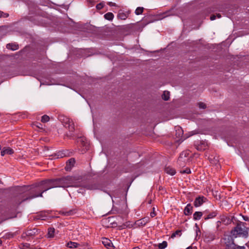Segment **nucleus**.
I'll use <instances>...</instances> for the list:
<instances>
[{
  "mask_svg": "<svg viewBox=\"0 0 249 249\" xmlns=\"http://www.w3.org/2000/svg\"><path fill=\"white\" fill-rule=\"evenodd\" d=\"M2 244V241L1 240V239H0V245H1Z\"/></svg>",
  "mask_w": 249,
  "mask_h": 249,
  "instance_id": "obj_47",
  "label": "nucleus"
},
{
  "mask_svg": "<svg viewBox=\"0 0 249 249\" xmlns=\"http://www.w3.org/2000/svg\"><path fill=\"white\" fill-rule=\"evenodd\" d=\"M162 98L165 101H168L170 98V92L164 91L162 95Z\"/></svg>",
  "mask_w": 249,
  "mask_h": 249,
  "instance_id": "obj_22",
  "label": "nucleus"
},
{
  "mask_svg": "<svg viewBox=\"0 0 249 249\" xmlns=\"http://www.w3.org/2000/svg\"><path fill=\"white\" fill-rule=\"evenodd\" d=\"M207 198L204 196H199L196 197L194 201V206L196 207H199L204 203Z\"/></svg>",
  "mask_w": 249,
  "mask_h": 249,
  "instance_id": "obj_5",
  "label": "nucleus"
},
{
  "mask_svg": "<svg viewBox=\"0 0 249 249\" xmlns=\"http://www.w3.org/2000/svg\"><path fill=\"white\" fill-rule=\"evenodd\" d=\"M187 155H188V152L187 151L181 153L178 158V161L183 160V158L186 157Z\"/></svg>",
  "mask_w": 249,
  "mask_h": 249,
  "instance_id": "obj_24",
  "label": "nucleus"
},
{
  "mask_svg": "<svg viewBox=\"0 0 249 249\" xmlns=\"http://www.w3.org/2000/svg\"><path fill=\"white\" fill-rule=\"evenodd\" d=\"M104 6V3L101 2L100 3H98L96 5V8L98 10H101L102 9Z\"/></svg>",
  "mask_w": 249,
  "mask_h": 249,
  "instance_id": "obj_29",
  "label": "nucleus"
},
{
  "mask_svg": "<svg viewBox=\"0 0 249 249\" xmlns=\"http://www.w3.org/2000/svg\"><path fill=\"white\" fill-rule=\"evenodd\" d=\"M56 187H68L72 186L73 178L68 176L62 178L54 180Z\"/></svg>",
  "mask_w": 249,
  "mask_h": 249,
  "instance_id": "obj_4",
  "label": "nucleus"
},
{
  "mask_svg": "<svg viewBox=\"0 0 249 249\" xmlns=\"http://www.w3.org/2000/svg\"><path fill=\"white\" fill-rule=\"evenodd\" d=\"M198 106L200 108L202 109H204L206 107V104L202 102H200L198 103Z\"/></svg>",
  "mask_w": 249,
  "mask_h": 249,
  "instance_id": "obj_30",
  "label": "nucleus"
},
{
  "mask_svg": "<svg viewBox=\"0 0 249 249\" xmlns=\"http://www.w3.org/2000/svg\"><path fill=\"white\" fill-rule=\"evenodd\" d=\"M193 212V207L191 204L189 203L187 205L184 210V213L185 215H189L192 214Z\"/></svg>",
  "mask_w": 249,
  "mask_h": 249,
  "instance_id": "obj_10",
  "label": "nucleus"
},
{
  "mask_svg": "<svg viewBox=\"0 0 249 249\" xmlns=\"http://www.w3.org/2000/svg\"><path fill=\"white\" fill-rule=\"evenodd\" d=\"M50 120V117L47 115H44L41 117V121L42 123H47Z\"/></svg>",
  "mask_w": 249,
  "mask_h": 249,
  "instance_id": "obj_26",
  "label": "nucleus"
},
{
  "mask_svg": "<svg viewBox=\"0 0 249 249\" xmlns=\"http://www.w3.org/2000/svg\"><path fill=\"white\" fill-rule=\"evenodd\" d=\"M180 173L182 174H184V173L189 174L191 173V170L190 169H186L185 170L181 171Z\"/></svg>",
  "mask_w": 249,
  "mask_h": 249,
  "instance_id": "obj_33",
  "label": "nucleus"
},
{
  "mask_svg": "<svg viewBox=\"0 0 249 249\" xmlns=\"http://www.w3.org/2000/svg\"><path fill=\"white\" fill-rule=\"evenodd\" d=\"M74 136V135L73 134H71L69 136L71 138V137H73Z\"/></svg>",
  "mask_w": 249,
  "mask_h": 249,
  "instance_id": "obj_45",
  "label": "nucleus"
},
{
  "mask_svg": "<svg viewBox=\"0 0 249 249\" xmlns=\"http://www.w3.org/2000/svg\"><path fill=\"white\" fill-rule=\"evenodd\" d=\"M217 214V212L216 211H213L210 213L208 215L204 217V219L205 220H207L209 219H212L215 217Z\"/></svg>",
  "mask_w": 249,
  "mask_h": 249,
  "instance_id": "obj_13",
  "label": "nucleus"
},
{
  "mask_svg": "<svg viewBox=\"0 0 249 249\" xmlns=\"http://www.w3.org/2000/svg\"><path fill=\"white\" fill-rule=\"evenodd\" d=\"M202 213L201 212H196L193 214V219L195 220H199L202 216Z\"/></svg>",
  "mask_w": 249,
  "mask_h": 249,
  "instance_id": "obj_15",
  "label": "nucleus"
},
{
  "mask_svg": "<svg viewBox=\"0 0 249 249\" xmlns=\"http://www.w3.org/2000/svg\"><path fill=\"white\" fill-rule=\"evenodd\" d=\"M231 234L233 238H236L237 236L247 237L248 236V229L244 222H240L231 231Z\"/></svg>",
  "mask_w": 249,
  "mask_h": 249,
  "instance_id": "obj_2",
  "label": "nucleus"
},
{
  "mask_svg": "<svg viewBox=\"0 0 249 249\" xmlns=\"http://www.w3.org/2000/svg\"><path fill=\"white\" fill-rule=\"evenodd\" d=\"M180 233H181V231H177L173 233L172 235H171V237L172 238L173 237H175L176 235H178L179 236L180 235Z\"/></svg>",
  "mask_w": 249,
  "mask_h": 249,
  "instance_id": "obj_32",
  "label": "nucleus"
},
{
  "mask_svg": "<svg viewBox=\"0 0 249 249\" xmlns=\"http://www.w3.org/2000/svg\"><path fill=\"white\" fill-rule=\"evenodd\" d=\"M186 249H192V248L191 247H189L187 248Z\"/></svg>",
  "mask_w": 249,
  "mask_h": 249,
  "instance_id": "obj_46",
  "label": "nucleus"
},
{
  "mask_svg": "<svg viewBox=\"0 0 249 249\" xmlns=\"http://www.w3.org/2000/svg\"><path fill=\"white\" fill-rule=\"evenodd\" d=\"M207 213V211H205L204 212V213Z\"/></svg>",
  "mask_w": 249,
  "mask_h": 249,
  "instance_id": "obj_48",
  "label": "nucleus"
},
{
  "mask_svg": "<svg viewBox=\"0 0 249 249\" xmlns=\"http://www.w3.org/2000/svg\"><path fill=\"white\" fill-rule=\"evenodd\" d=\"M30 249H37V248L36 247H32L30 248Z\"/></svg>",
  "mask_w": 249,
  "mask_h": 249,
  "instance_id": "obj_44",
  "label": "nucleus"
},
{
  "mask_svg": "<svg viewBox=\"0 0 249 249\" xmlns=\"http://www.w3.org/2000/svg\"><path fill=\"white\" fill-rule=\"evenodd\" d=\"M221 242L225 247V249H246L244 246L236 245L231 235L224 234L221 239Z\"/></svg>",
  "mask_w": 249,
  "mask_h": 249,
  "instance_id": "obj_3",
  "label": "nucleus"
},
{
  "mask_svg": "<svg viewBox=\"0 0 249 249\" xmlns=\"http://www.w3.org/2000/svg\"><path fill=\"white\" fill-rule=\"evenodd\" d=\"M176 131L178 132V137L181 136L183 133V131L182 128L179 126H177L176 127Z\"/></svg>",
  "mask_w": 249,
  "mask_h": 249,
  "instance_id": "obj_28",
  "label": "nucleus"
},
{
  "mask_svg": "<svg viewBox=\"0 0 249 249\" xmlns=\"http://www.w3.org/2000/svg\"><path fill=\"white\" fill-rule=\"evenodd\" d=\"M75 162V159L73 158H71L69 159L66 162V166L65 167V169L66 170H70L72 167L74 166V164Z\"/></svg>",
  "mask_w": 249,
  "mask_h": 249,
  "instance_id": "obj_8",
  "label": "nucleus"
},
{
  "mask_svg": "<svg viewBox=\"0 0 249 249\" xmlns=\"http://www.w3.org/2000/svg\"><path fill=\"white\" fill-rule=\"evenodd\" d=\"M47 237L53 238L54 237L55 230L53 228H50L48 230Z\"/></svg>",
  "mask_w": 249,
  "mask_h": 249,
  "instance_id": "obj_16",
  "label": "nucleus"
},
{
  "mask_svg": "<svg viewBox=\"0 0 249 249\" xmlns=\"http://www.w3.org/2000/svg\"><path fill=\"white\" fill-rule=\"evenodd\" d=\"M3 14H4V13L0 11V18L2 17Z\"/></svg>",
  "mask_w": 249,
  "mask_h": 249,
  "instance_id": "obj_40",
  "label": "nucleus"
},
{
  "mask_svg": "<svg viewBox=\"0 0 249 249\" xmlns=\"http://www.w3.org/2000/svg\"><path fill=\"white\" fill-rule=\"evenodd\" d=\"M36 124H36V126H37V127H38V128H40V127L39 125H41V124H40V123H37Z\"/></svg>",
  "mask_w": 249,
  "mask_h": 249,
  "instance_id": "obj_41",
  "label": "nucleus"
},
{
  "mask_svg": "<svg viewBox=\"0 0 249 249\" xmlns=\"http://www.w3.org/2000/svg\"><path fill=\"white\" fill-rule=\"evenodd\" d=\"M197 150H201L200 149H199V148H197Z\"/></svg>",
  "mask_w": 249,
  "mask_h": 249,
  "instance_id": "obj_50",
  "label": "nucleus"
},
{
  "mask_svg": "<svg viewBox=\"0 0 249 249\" xmlns=\"http://www.w3.org/2000/svg\"><path fill=\"white\" fill-rule=\"evenodd\" d=\"M62 214L66 216H70L73 215L74 213H76L75 210H71L70 211H64L62 212Z\"/></svg>",
  "mask_w": 249,
  "mask_h": 249,
  "instance_id": "obj_21",
  "label": "nucleus"
},
{
  "mask_svg": "<svg viewBox=\"0 0 249 249\" xmlns=\"http://www.w3.org/2000/svg\"><path fill=\"white\" fill-rule=\"evenodd\" d=\"M80 245L76 242H70L67 243V246L69 248H77Z\"/></svg>",
  "mask_w": 249,
  "mask_h": 249,
  "instance_id": "obj_20",
  "label": "nucleus"
},
{
  "mask_svg": "<svg viewBox=\"0 0 249 249\" xmlns=\"http://www.w3.org/2000/svg\"><path fill=\"white\" fill-rule=\"evenodd\" d=\"M102 243L107 248H109L112 246L111 241L108 239L106 238L103 239Z\"/></svg>",
  "mask_w": 249,
  "mask_h": 249,
  "instance_id": "obj_14",
  "label": "nucleus"
},
{
  "mask_svg": "<svg viewBox=\"0 0 249 249\" xmlns=\"http://www.w3.org/2000/svg\"><path fill=\"white\" fill-rule=\"evenodd\" d=\"M35 232L34 231H28V233H27V234L28 235H31V234H35Z\"/></svg>",
  "mask_w": 249,
  "mask_h": 249,
  "instance_id": "obj_37",
  "label": "nucleus"
},
{
  "mask_svg": "<svg viewBox=\"0 0 249 249\" xmlns=\"http://www.w3.org/2000/svg\"><path fill=\"white\" fill-rule=\"evenodd\" d=\"M150 215L151 217H154L156 215L155 212H154V208H153V211L150 213Z\"/></svg>",
  "mask_w": 249,
  "mask_h": 249,
  "instance_id": "obj_34",
  "label": "nucleus"
},
{
  "mask_svg": "<svg viewBox=\"0 0 249 249\" xmlns=\"http://www.w3.org/2000/svg\"><path fill=\"white\" fill-rule=\"evenodd\" d=\"M144 8L143 7H138L136 8L135 13L137 15H139L140 14H142Z\"/></svg>",
  "mask_w": 249,
  "mask_h": 249,
  "instance_id": "obj_25",
  "label": "nucleus"
},
{
  "mask_svg": "<svg viewBox=\"0 0 249 249\" xmlns=\"http://www.w3.org/2000/svg\"><path fill=\"white\" fill-rule=\"evenodd\" d=\"M108 5L110 6H116V4L115 3L112 2H108Z\"/></svg>",
  "mask_w": 249,
  "mask_h": 249,
  "instance_id": "obj_35",
  "label": "nucleus"
},
{
  "mask_svg": "<svg viewBox=\"0 0 249 249\" xmlns=\"http://www.w3.org/2000/svg\"><path fill=\"white\" fill-rule=\"evenodd\" d=\"M216 18V16L215 15H212L210 17V19L211 20H213Z\"/></svg>",
  "mask_w": 249,
  "mask_h": 249,
  "instance_id": "obj_38",
  "label": "nucleus"
},
{
  "mask_svg": "<svg viewBox=\"0 0 249 249\" xmlns=\"http://www.w3.org/2000/svg\"><path fill=\"white\" fill-rule=\"evenodd\" d=\"M129 14V12H124L123 10H120L118 12L117 18L122 20H125L127 18Z\"/></svg>",
  "mask_w": 249,
  "mask_h": 249,
  "instance_id": "obj_6",
  "label": "nucleus"
},
{
  "mask_svg": "<svg viewBox=\"0 0 249 249\" xmlns=\"http://www.w3.org/2000/svg\"><path fill=\"white\" fill-rule=\"evenodd\" d=\"M86 188L89 190H95V189H96L97 187L96 185L94 184L87 185L86 186Z\"/></svg>",
  "mask_w": 249,
  "mask_h": 249,
  "instance_id": "obj_27",
  "label": "nucleus"
},
{
  "mask_svg": "<svg viewBox=\"0 0 249 249\" xmlns=\"http://www.w3.org/2000/svg\"><path fill=\"white\" fill-rule=\"evenodd\" d=\"M244 219L245 220V221H248L249 220V218L247 217H244Z\"/></svg>",
  "mask_w": 249,
  "mask_h": 249,
  "instance_id": "obj_42",
  "label": "nucleus"
},
{
  "mask_svg": "<svg viewBox=\"0 0 249 249\" xmlns=\"http://www.w3.org/2000/svg\"><path fill=\"white\" fill-rule=\"evenodd\" d=\"M7 48L12 51H15L18 49V45L15 44H8L7 45Z\"/></svg>",
  "mask_w": 249,
  "mask_h": 249,
  "instance_id": "obj_17",
  "label": "nucleus"
},
{
  "mask_svg": "<svg viewBox=\"0 0 249 249\" xmlns=\"http://www.w3.org/2000/svg\"><path fill=\"white\" fill-rule=\"evenodd\" d=\"M132 249H140V248L139 247H136L132 248Z\"/></svg>",
  "mask_w": 249,
  "mask_h": 249,
  "instance_id": "obj_43",
  "label": "nucleus"
},
{
  "mask_svg": "<svg viewBox=\"0 0 249 249\" xmlns=\"http://www.w3.org/2000/svg\"><path fill=\"white\" fill-rule=\"evenodd\" d=\"M104 18L106 19L111 21L114 18V15L111 12H108L105 14Z\"/></svg>",
  "mask_w": 249,
  "mask_h": 249,
  "instance_id": "obj_18",
  "label": "nucleus"
},
{
  "mask_svg": "<svg viewBox=\"0 0 249 249\" xmlns=\"http://www.w3.org/2000/svg\"><path fill=\"white\" fill-rule=\"evenodd\" d=\"M120 227L122 229H125L126 228H131L133 227L135 228V225L134 223H131L130 221H127L123 223Z\"/></svg>",
  "mask_w": 249,
  "mask_h": 249,
  "instance_id": "obj_12",
  "label": "nucleus"
},
{
  "mask_svg": "<svg viewBox=\"0 0 249 249\" xmlns=\"http://www.w3.org/2000/svg\"><path fill=\"white\" fill-rule=\"evenodd\" d=\"M23 247L25 248H29L30 249V245L28 243H25L23 245Z\"/></svg>",
  "mask_w": 249,
  "mask_h": 249,
  "instance_id": "obj_36",
  "label": "nucleus"
},
{
  "mask_svg": "<svg viewBox=\"0 0 249 249\" xmlns=\"http://www.w3.org/2000/svg\"><path fill=\"white\" fill-rule=\"evenodd\" d=\"M164 171L167 174L171 176L174 175L176 173L175 169L170 166L166 167Z\"/></svg>",
  "mask_w": 249,
  "mask_h": 249,
  "instance_id": "obj_11",
  "label": "nucleus"
},
{
  "mask_svg": "<svg viewBox=\"0 0 249 249\" xmlns=\"http://www.w3.org/2000/svg\"><path fill=\"white\" fill-rule=\"evenodd\" d=\"M167 246V242L165 241H163L162 243L158 244V247L159 249H164Z\"/></svg>",
  "mask_w": 249,
  "mask_h": 249,
  "instance_id": "obj_23",
  "label": "nucleus"
},
{
  "mask_svg": "<svg viewBox=\"0 0 249 249\" xmlns=\"http://www.w3.org/2000/svg\"><path fill=\"white\" fill-rule=\"evenodd\" d=\"M56 184L54 180H47L42 181L38 184L36 186V190L40 193L38 194H36L34 196H29L26 199H32L37 197H42L43 193L47 191V190L55 188Z\"/></svg>",
  "mask_w": 249,
  "mask_h": 249,
  "instance_id": "obj_1",
  "label": "nucleus"
},
{
  "mask_svg": "<svg viewBox=\"0 0 249 249\" xmlns=\"http://www.w3.org/2000/svg\"><path fill=\"white\" fill-rule=\"evenodd\" d=\"M135 228L142 227L145 226V225L142 220V219L137 220L135 223Z\"/></svg>",
  "mask_w": 249,
  "mask_h": 249,
  "instance_id": "obj_19",
  "label": "nucleus"
},
{
  "mask_svg": "<svg viewBox=\"0 0 249 249\" xmlns=\"http://www.w3.org/2000/svg\"><path fill=\"white\" fill-rule=\"evenodd\" d=\"M65 127L68 128L70 132H73L74 130V125L72 121L68 119L65 124Z\"/></svg>",
  "mask_w": 249,
  "mask_h": 249,
  "instance_id": "obj_9",
  "label": "nucleus"
},
{
  "mask_svg": "<svg viewBox=\"0 0 249 249\" xmlns=\"http://www.w3.org/2000/svg\"><path fill=\"white\" fill-rule=\"evenodd\" d=\"M217 17L218 18H221V15L220 14H217L216 15V17Z\"/></svg>",
  "mask_w": 249,
  "mask_h": 249,
  "instance_id": "obj_39",
  "label": "nucleus"
},
{
  "mask_svg": "<svg viewBox=\"0 0 249 249\" xmlns=\"http://www.w3.org/2000/svg\"><path fill=\"white\" fill-rule=\"evenodd\" d=\"M8 14H6V17H8Z\"/></svg>",
  "mask_w": 249,
  "mask_h": 249,
  "instance_id": "obj_49",
  "label": "nucleus"
},
{
  "mask_svg": "<svg viewBox=\"0 0 249 249\" xmlns=\"http://www.w3.org/2000/svg\"><path fill=\"white\" fill-rule=\"evenodd\" d=\"M14 153V150L10 147H4L1 151V156H4L5 154L11 155Z\"/></svg>",
  "mask_w": 249,
  "mask_h": 249,
  "instance_id": "obj_7",
  "label": "nucleus"
},
{
  "mask_svg": "<svg viewBox=\"0 0 249 249\" xmlns=\"http://www.w3.org/2000/svg\"><path fill=\"white\" fill-rule=\"evenodd\" d=\"M142 220L145 225H146V223L149 222V218L148 217H145L144 218H142Z\"/></svg>",
  "mask_w": 249,
  "mask_h": 249,
  "instance_id": "obj_31",
  "label": "nucleus"
}]
</instances>
